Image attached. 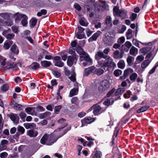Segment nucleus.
<instances>
[{"label": "nucleus", "instance_id": "obj_11", "mask_svg": "<svg viewBox=\"0 0 158 158\" xmlns=\"http://www.w3.org/2000/svg\"><path fill=\"white\" fill-rule=\"evenodd\" d=\"M77 59L75 55H73L72 56H69L67 61L68 65L71 67L73 64V63H76L77 62Z\"/></svg>", "mask_w": 158, "mask_h": 158}, {"label": "nucleus", "instance_id": "obj_14", "mask_svg": "<svg viewBox=\"0 0 158 158\" xmlns=\"http://www.w3.org/2000/svg\"><path fill=\"white\" fill-rule=\"evenodd\" d=\"M100 31H98L95 33L93 35L90 37L88 40L89 42H92L97 40V38L99 37L102 34Z\"/></svg>", "mask_w": 158, "mask_h": 158}, {"label": "nucleus", "instance_id": "obj_42", "mask_svg": "<svg viewBox=\"0 0 158 158\" xmlns=\"http://www.w3.org/2000/svg\"><path fill=\"white\" fill-rule=\"evenodd\" d=\"M137 74L136 73H133L132 74L130 77V79L131 81H135L137 77Z\"/></svg>", "mask_w": 158, "mask_h": 158}, {"label": "nucleus", "instance_id": "obj_59", "mask_svg": "<svg viewBox=\"0 0 158 158\" xmlns=\"http://www.w3.org/2000/svg\"><path fill=\"white\" fill-rule=\"evenodd\" d=\"M52 73L54 76L56 77H59L60 76V73L55 70H53L52 71Z\"/></svg>", "mask_w": 158, "mask_h": 158}, {"label": "nucleus", "instance_id": "obj_21", "mask_svg": "<svg viewBox=\"0 0 158 158\" xmlns=\"http://www.w3.org/2000/svg\"><path fill=\"white\" fill-rule=\"evenodd\" d=\"M38 134L37 131L32 130H28L27 132V135L31 137H36L37 135Z\"/></svg>", "mask_w": 158, "mask_h": 158}, {"label": "nucleus", "instance_id": "obj_34", "mask_svg": "<svg viewBox=\"0 0 158 158\" xmlns=\"http://www.w3.org/2000/svg\"><path fill=\"white\" fill-rule=\"evenodd\" d=\"M133 72V70L132 69L130 68H128L124 71V76L127 77L129 75L132 73Z\"/></svg>", "mask_w": 158, "mask_h": 158}, {"label": "nucleus", "instance_id": "obj_35", "mask_svg": "<svg viewBox=\"0 0 158 158\" xmlns=\"http://www.w3.org/2000/svg\"><path fill=\"white\" fill-rule=\"evenodd\" d=\"M144 59V56L142 55H139L136 58L135 63L137 64L141 62Z\"/></svg>", "mask_w": 158, "mask_h": 158}, {"label": "nucleus", "instance_id": "obj_7", "mask_svg": "<svg viewBox=\"0 0 158 158\" xmlns=\"http://www.w3.org/2000/svg\"><path fill=\"white\" fill-rule=\"evenodd\" d=\"M103 40L106 46L112 45L114 42L113 37L110 36H106L103 38Z\"/></svg>", "mask_w": 158, "mask_h": 158}, {"label": "nucleus", "instance_id": "obj_23", "mask_svg": "<svg viewBox=\"0 0 158 158\" xmlns=\"http://www.w3.org/2000/svg\"><path fill=\"white\" fill-rule=\"evenodd\" d=\"M138 53V49L134 46H132L129 51L130 54L133 56H135Z\"/></svg>", "mask_w": 158, "mask_h": 158}, {"label": "nucleus", "instance_id": "obj_58", "mask_svg": "<svg viewBox=\"0 0 158 158\" xmlns=\"http://www.w3.org/2000/svg\"><path fill=\"white\" fill-rule=\"evenodd\" d=\"M15 35V34L13 33L9 34L6 35V37L8 39L10 40L13 39Z\"/></svg>", "mask_w": 158, "mask_h": 158}, {"label": "nucleus", "instance_id": "obj_28", "mask_svg": "<svg viewBox=\"0 0 158 158\" xmlns=\"http://www.w3.org/2000/svg\"><path fill=\"white\" fill-rule=\"evenodd\" d=\"M125 90V88H119L116 90L115 93V94L116 96H118L122 94L124 92Z\"/></svg>", "mask_w": 158, "mask_h": 158}, {"label": "nucleus", "instance_id": "obj_22", "mask_svg": "<svg viewBox=\"0 0 158 158\" xmlns=\"http://www.w3.org/2000/svg\"><path fill=\"white\" fill-rule=\"evenodd\" d=\"M151 62V60H144L141 64V66L142 69L144 70L149 65Z\"/></svg>", "mask_w": 158, "mask_h": 158}, {"label": "nucleus", "instance_id": "obj_15", "mask_svg": "<svg viewBox=\"0 0 158 158\" xmlns=\"http://www.w3.org/2000/svg\"><path fill=\"white\" fill-rule=\"evenodd\" d=\"M26 18V15L24 14H21L19 13H17L15 14L14 18L15 19V21L17 23L21 19L23 18Z\"/></svg>", "mask_w": 158, "mask_h": 158}, {"label": "nucleus", "instance_id": "obj_29", "mask_svg": "<svg viewBox=\"0 0 158 158\" xmlns=\"http://www.w3.org/2000/svg\"><path fill=\"white\" fill-rule=\"evenodd\" d=\"M41 65L45 67H49L52 64L50 61L44 60L42 61L41 62Z\"/></svg>", "mask_w": 158, "mask_h": 158}, {"label": "nucleus", "instance_id": "obj_25", "mask_svg": "<svg viewBox=\"0 0 158 158\" xmlns=\"http://www.w3.org/2000/svg\"><path fill=\"white\" fill-rule=\"evenodd\" d=\"M51 115V113L49 112H46L44 113L40 114L37 116L40 118L43 119Z\"/></svg>", "mask_w": 158, "mask_h": 158}, {"label": "nucleus", "instance_id": "obj_33", "mask_svg": "<svg viewBox=\"0 0 158 158\" xmlns=\"http://www.w3.org/2000/svg\"><path fill=\"white\" fill-rule=\"evenodd\" d=\"M40 66V64L37 62L33 63L30 66L31 68L33 70H37L39 68Z\"/></svg>", "mask_w": 158, "mask_h": 158}, {"label": "nucleus", "instance_id": "obj_1", "mask_svg": "<svg viewBox=\"0 0 158 158\" xmlns=\"http://www.w3.org/2000/svg\"><path fill=\"white\" fill-rule=\"evenodd\" d=\"M99 66L102 67H114L116 65L113 60L110 56H106V58L102 61L99 62Z\"/></svg>", "mask_w": 158, "mask_h": 158}, {"label": "nucleus", "instance_id": "obj_2", "mask_svg": "<svg viewBox=\"0 0 158 158\" xmlns=\"http://www.w3.org/2000/svg\"><path fill=\"white\" fill-rule=\"evenodd\" d=\"M127 12L125 10L119 9L117 6H115L113 9V15L120 17L121 19H125L127 17Z\"/></svg>", "mask_w": 158, "mask_h": 158}, {"label": "nucleus", "instance_id": "obj_48", "mask_svg": "<svg viewBox=\"0 0 158 158\" xmlns=\"http://www.w3.org/2000/svg\"><path fill=\"white\" fill-rule=\"evenodd\" d=\"M126 27L125 25H123L120 29H118V32L119 33H123L126 29Z\"/></svg>", "mask_w": 158, "mask_h": 158}, {"label": "nucleus", "instance_id": "obj_30", "mask_svg": "<svg viewBox=\"0 0 158 158\" xmlns=\"http://www.w3.org/2000/svg\"><path fill=\"white\" fill-rule=\"evenodd\" d=\"M149 107L148 106H143L137 110V113H140L146 111L148 109Z\"/></svg>", "mask_w": 158, "mask_h": 158}, {"label": "nucleus", "instance_id": "obj_8", "mask_svg": "<svg viewBox=\"0 0 158 158\" xmlns=\"http://www.w3.org/2000/svg\"><path fill=\"white\" fill-rule=\"evenodd\" d=\"M99 6H98L97 4L94 5V6L96 9H97L99 11H101L107 8L108 7V5L105 2H98Z\"/></svg>", "mask_w": 158, "mask_h": 158}, {"label": "nucleus", "instance_id": "obj_19", "mask_svg": "<svg viewBox=\"0 0 158 158\" xmlns=\"http://www.w3.org/2000/svg\"><path fill=\"white\" fill-rule=\"evenodd\" d=\"M95 119L94 118L91 117H86L81 121L82 124H90L93 122Z\"/></svg>", "mask_w": 158, "mask_h": 158}, {"label": "nucleus", "instance_id": "obj_51", "mask_svg": "<svg viewBox=\"0 0 158 158\" xmlns=\"http://www.w3.org/2000/svg\"><path fill=\"white\" fill-rule=\"evenodd\" d=\"M25 130L24 128L22 127L19 126L18 127V131L19 132L21 133V134H23L25 132Z\"/></svg>", "mask_w": 158, "mask_h": 158}, {"label": "nucleus", "instance_id": "obj_10", "mask_svg": "<svg viewBox=\"0 0 158 158\" xmlns=\"http://www.w3.org/2000/svg\"><path fill=\"white\" fill-rule=\"evenodd\" d=\"M54 63L56 66L60 67H63L64 65V63L61 61V58L58 56H55L54 57Z\"/></svg>", "mask_w": 158, "mask_h": 158}, {"label": "nucleus", "instance_id": "obj_44", "mask_svg": "<svg viewBox=\"0 0 158 158\" xmlns=\"http://www.w3.org/2000/svg\"><path fill=\"white\" fill-rule=\"evenodd\" d=\"M122 71L120 69H116L114 72V74L116 77H118L122 73Z\"/></svg>", "mask_w": 158, "mask_h": 158}, {"label": "nucleus", "instance_id": "obj_16", "mask_svg": "<svg viewBox=\"0 0 158 158\" xmlns=\"http://www.w3.org/2000/svg\"><path fill=\"white\" fill-rule=\"evenodd\" d=\"M75 85H76V86L71 89L70 92V94L69 95L70 97H72L73 96L76 95L78 93V86L77 85V83H76L75 84Z\"/></svg>", "mask_w": 158, "mask_h": 158}, {"label": "nucleus", "instance_id": "obj_61", "mask_svg": "<svg viewBox=\"0 0 158 158\" xmlns=\"http://www.w3.org/2000/svg\"><path fill=\"white\" fill-rule=\"evenodd\" d=\"M125 40V38L124 37H120L118 40V42L120 44L123 43Z\"/></svg>", "mask_w": 158, "mask_h": 158}, {"label": "nucleus", "instance_id": "obj_54", "mask_svg": "<svg viewBox=\"0 0 158 158\" xmlns=\"http://www.w3.org/2000/svg\"><path fill=\"white\" fill-rule=\"evenodd\" d=\"M123 45L126 46L127 48H128L129 50L132 45L131 43L128 41H126Z\"/></svg>", "mask_w": 158, "mask_h": 158}, {"label": "nucleus", "instance_id": "obj_24", "mask_svg": "<svg viewBox=\"0 0 158 158\" xmlns=\"http://www.w3.org/2000/svg\"><path fill=\"white\" fill-rule=\"evenodd\" d=\"M102 156V153L101 152L99 151L92 153L91 157L92 158H101Z\"/></svg>", "mask_w": 158, "mask_h": 158}, {"label": "nucleus", "instance_id": "obj_56", "mask_svg": "<svg viewBox=\"0 0 158 158\" xmlns=\"http://www.w3.org/2000/svg\"><path fill=\"white\" fill-rule=\"evenodd\" d=\"M115 89L114 88H113L111 90H110L107 94V97H110L111 95L115 91Z\"/></svg>", "mask_w": 158, "mask_h": 158}, {"label": "nucleus", "instance_id": "obj_6", "mask_svg": "<svg viewBox=\"0 0 158 158\" xmlns=\"http://www.w3.org/2000/svg\"><path fill=\"white\" fill-rule=\"evenodd\" d=\"M106 55H105L101 51H98L96 53L95 55V59L98 61V64L99 65V62L102 61L103 59H106Z\"/></svg>", "mask_w": 158, "mask_h": 158}, {"label": "nucleus", "instance_id": "obj_4", "mask_svg": "<svg viewBox=\"0 0 158 158\" xmlns=\"http://www.w3.org/2000/svg\"><path fill=\"white\" fill-rule=\"evenodd\" d=\"M110 82L107 80H104L102 81L99 85L98 91L100 93H103L110 87Z\"/></svg>", "mask_w": 158, "mask_h": 158}, {"label": "nucleus", "instance_id": "obj_40", "mask_svg": "<svg viewBox=\"0 0 158 158\" xmlns=\"http://www.w3.org/2000/svg\"><path fill=\"white\" fill-rule=\"evenodd\" d=\"M34 108L32 107H27L25 109V111L28 114L32 115L31 112L34 111Z\"/></svg>", "mask_w": 158, "mask_h": 158}, {"label": "nucleus", "instance_id": "obj_46", "mask_svg": "<svg viewBox=\"0 0 158 158\" xmlns=\"http://www.w3.org/2000/svg\"><path fill=\"white\" fill-rule=\"evenodd\" d=\"M28 19L27 17L26 16V18H23L21 21V23L23 26H25L27 24V19Z\"/></svg>", "mask_w": 158, "mask_h": 158}, {"label": "nucleus", "instance_id": "obj_60", "mask_svg": "<svg viewBox=\"0 0 158 158\" xmlns=\"http://www.w3.org/2000/svg\"><path fill=\"white\" fill-rule=\"evenodd\" d=\"M132 31L131 29H129L127 30V32H126L127 38V39H128L130 38L129 36L132 34Z\"/></svg>", "mask_w": 158, "mask_h": 158}, {"label": "nucleus", "instance_id": "obj_38", "mask_svg": "<svg viewBox=\"0 0 158 158\" xmlns=\"http://www.w3.org/2000/svg\"><path fill=\"white\" fill-rule=\"evenodd\" d=\"M134 58L131 56H129L127 58V61L129 65H131L133 61L134 60Z\"/></svg>", "mask_w": 158, "mask_h": 158}, {"label": "nucleus", "instance_id": "obj_3", "mask_svg": "<svg viewBox=\"0 0 158 158\" xmlns=\"http://www.w3.org/2000/svg\"><path fill=\"white\" fill-rule=\"evenodd\" d=\"M53 138L54 136L53 135L45 134L41 139L40 143L43 144L51 145L57 140V139L54 140Z\"/></svg>", "mask_w": 158, "mask_h": 158}, {"label": "nucleus", "instance_id": "obj_55", "mask_svg": "<svg viewBox=\"0 0 158 158\" xmlns=\"http://www.w3.org/2000/svg\"><path fill=\"white\" fill-rule=\"evenodd\" d=\"M11 29L13 32L15 33H17L19 31L18 27L15 26H13L11 27Z\"/></svg>", "mask_w": 158, "mask_h": 158}, {"label": "nucleus", "instance_id": "obj_52", "mask_svg": "<svg viewBox=\"0 0 158 158\" xmlns=\"http://www.w3.org/2000/svg\"><path fill=\"white\" fill-rule=\"evenodd\" d=\"M112 19L110 16H108L106 17V23L107 24L110 23L111 22Z\"/></svg>", "mask_w": 158, "mask_h": 158}, {"label": "nucleus", "instance_id": "obj_31", "mask_svg": "<svg viewBox=\"0 0 158 158\" xmlns=\"http://www.w3.org/2000/svg\"><path fill=\"white\" fill-rule=\"evenodd\" d=\"M113 102L114 101L112 99H107L103 102V104L106 106H109L110 104H112Z\"/></svg>", "mask_w": 158, "mask_h": 158}, {"label": "nucleus", "instance_id": "obj_45", "mask_svg": "<svg viewBox=\"0 0 158 158\" xmlns=\"http://www.w3.org/2000/svg\"><path fill=\"white\" fill-rule=\"evenodd\" d=\"M37 23V20L35 18H32L30 20V23L32 27H34Z\"/></svg>", "mask_w": 158, "mask_h": 158}, {"label": "nucleus", "instance_id": "obj_53", "mask_svg": "<svg viewBox=\"0 0 158 158\" xmlns=\"http://www.w3.org/2000/svg\"><path fill=\"white\" fill-rule=\"evenodd\" d=\"M92 86L94 88L96 87L98 84V81L97 80H92Z\"/></svg>", "mask_w": 158, "mask_h": 158}, {"label": "nucleus", "instance_id": "obj_5", "mask_svg": "<svg viewBox=\"0 0 158 158\" xmlns=\"http://www.w3.org/2000/svg\"><path fill=\"white\" fill-rule=\"evenodd\" d=\"M99 104L100 103H98L94 105L92 107V108L94 110L93 113L95 115L99 114L105 111V109L102 108L99 105Z\"/></svg>", "mask_w": 158, "mask_h": 158}, {"label": "nucleus", "instance_id": "obj_20", "mask_svg": "<svg viewBox=\"0 0 158 158\" xmlns=\"http://www.w3.org/2000/svg\"><path fill=\"white\" fill-rule=\"evenodd\" d=\"M123 55L122 52L120 53L118 51L116 50L113 53V57L115 59H120L123 57Z\"/></svg>", "mask_w": 158, "mask_h": 158}, {"label": "nucleus", "instance_id": "obj_18", "mask_svg": "<svg viewBox=\"0 0 158 158\" xmlns=\"http://www.w3.org/2000/svg\"><path fill=\"white\" fill-rule=\"evenodd\" d=\"M95 69V67L92 66L91 67H89L88 69H85V70L84 73L83 74V76H87L90 74V73L94 72Z\"/></svg>", "mask_w": 158, "mask_h": 158}, {"label": "nucleus", "instance_id": "obj_13", "mask_svg": "<svg viewBox=\"0 0 158 158\" xmlns=\"http://www.w3.org/2000/svg\"><path fill=\"white\" fill-rule=\"evenodd\" d=\"M6 59L3 57H2V59L1 60L0 62L2 65L4 66V68L7 69H10L11 67H12L11 64H10V62H6Z\"/></svg>", "mask_w": 158, "mask_h": 158}, {"label": "nucleus", "instance_id": "obj_49", "mask_svg": "<svg viewBox=\"0 0 158 158\" xmlns=\"http://www.w3.org/2000/svg\"><path fill=\"white\" fill-rule=\"evenodd\" d=\"M0 16L4 19H8L9 18V15L7 13H1Z\"/></svg>", "mask_w": 158, "mask_h": 158}, {"label": "nucleus", "instance_id": "obj_43", "mask_svg": "<svg viewBox=\"0 0 158 158\" xmlns=\"http://www.w3.org/2000/svg\"><path fill=\"white\" fill-rule=\"evenodd\" d=\"M22 106L20 104L15 103L14 104L13 108L16 110H20L21 109Z\"/></svg>", "mask_w": 158, "mask_h": 158}, {"label": "nucleus", "instance_id": "obj_17", "mask_svg": "<svg viewBox=\"0 0 158 158\" xmlns=\"http://www.w3.org/2000/svg\"><path fill=\"white\" fill-rule=\"evenodd\" d=\"M10 117L11 119L15 124L18 123L19 122V117L16 114H10Z\"/></svg>", "mask_w": 158, "mask_h": 158}, {"label": "nucleus", "instance_id": "obj_27", "mask_svg": "<svg viewBox=\"0 0 158 158\" xmlns=\"http://www.w3.org/2000/svg\"><path fill=\"white\" fill-rule=\"evenodd\" d=\"M151 49V48L150 47H146L141 48L140 51L142 53L145 54L148 52H150Z\"/></svg>", "mask_w": 158, "mask_h": 158}, {"label": "nucleus", "instance_id": "obj_26", "mask_svg": "<svg viewBox=\"0 0 158 158\" xmlns=\"http://www.w3.org/2000/svg\"><path fill=\"white\" fill-rule=\"evenodd\" d=\"M10 50L11 52H13L14 54L16 55L18 54L19 52L17 46L15 44H14L11 47Z\"/></svg>", "mask_w": 158, "mask_h": 158}, {"label": "nucleus", "instance_id": "obj_63", "mask_svg": "<svg viewBox=\"0 0 158 158\" xmlns=\"http://www.w3.org/2000/svg\"><path fill=\"white\" fill-rule=\"evenodd\" d=\"M78 99L77 97H74L72 98L71 102L72 103L76 104L78 102Z\"/></svg>", "mask_w": 158, "mask_h": 158}, {"label": "nucleus", "instance_id": "obj_9", "mask_svg": "<svg viewBox=\"0 0 158 158\" xmlns=\"http://www.w3.org/2000/svg\"><path fill=\"white\" fill-rule=\"evenodd\" d=\"M83 60H84V62H83L82 64L84 66H89L92 64V60L89 57V55L84 57L81 60H80V61Z\"/></svg>", "mask_w": 158, "mask_h": 158}, {"label": "nucleus", "instance_id": "obj_47", "mask_svg": "<svg viewBox=\"0 0 158 158\" xmlns=\"http://www.w3.org/2000/svg\"><path fill=\"white\" fill-rule=\"evenodd\" d=\"M81 32H77L76 33V37L79 39H82L84 38L85 36L84 34H82Z\"/></svg>", "mask_w": 158, "mask_h": 158}, {"label": "nucleus", "instance_id": "obj_12", "mask_svg": "<svg viewBox=\"0 0 158 158\" xmlns=\"http://www.w3.org/2000/svg\"><path fill=\"white\" fill-rule=\"evenodd\" d=\"M76 50L77 53L80 55V60H81L84 57L88 55L80 47H77Z\"/></svg>", "mask_w": 158, "mask_h": 158}, {"label": "nucleus", "instance_id": "obj_64", "mask_svg": "<svg viewBox=\"0 0 158 158\" xmlns=\"http://www.w3.org/2000/svg\"><path fill=\"white\" fill-rule=\"evenodd\" d=\"M137 16V15L136 14L134 13H132L130 16V18L131 20L134 21L135 19Z\"/></svg>", "mask_w": 158, "mask_h": 158}, {"label": "nucleus", "instance_id": "obj_41", "mask_svg": "<svg viewBox=\"0 0 158 158\" xmlns=\"http://www.w3.org/2000/svg\"><path fill=\"white\" fill-rule=\"evenodd\" d=\"M94 71L95 72V73L98 75L99 76L102 74L104 73V70L100 68L96 69H95Z\"/></svg>", "mask_w": 158, "mask_h": 158}, {"label": "nucleus", "instance_id": "obj_39", "mask_svg": "<svg viewBox=\"0 0 158 158\" xmlns=\"http://www.w3.org/2000/svg\"><path fill=\"white\" fill-rule=\"evenodd\" d=\"M10 84L9 83L5 84L3 85L1 87V90L2 91H6L8 89Z\"/></svg>", "mask_w": 158, "mask_h": 158}, {"label": "nucleus", "instance_id": "obj_50", "mask_svg": "<svg viewBox=\"0 0 158 158\" xmlns=\"http://www.w3.org/2000/svg\"><path fill=\"white\" fill-rule=\"evenodd\" d=\"M62 106L61 105H59L55 106L54 109L55 113L56 114H58Z\"/></svg>", "mask_w": 158, "mask_h": 158}, {"label": "nucleus", "instance_id": "obj_62", "mask_svg": "<svg viewBox=\"0 0 158 158\" xmlns=\"http://www.w3.org/2000/svg\"><path fill=\"white\" fill-rule=\"evenodd\" d=\"M131 92L130 90H128L127 92L126 93H125L124 94V97L125 98H129L130 95L131 94Z\"/></svg>", "mask_w": 158, "mask_h": 158}, {"label": "nucleus", "instance_id": "obj_57", "mask_svg": "<svg viewBox=\"0 0 158 158\" xmlns=\"http://www.w3.org/2000/svg\"><path fill=\"white\" fill-rule=\"evenodd\" d=\"M10 64H11L12 65V67H11L10 69L12 68L13 69V70H17L18 69V66L17 65V64H15L14 65L13 64V63L11 62H10Z\"/></svg>", "mask_w": 158, "mask_h": 158}, {"label": "nucleus", "instance_id": "obj_32", "mask_svg": "<svg viewBox=\"0 0 158 158\" xmlns=\"http://www.w3.org/2000/svg\"><path fill=\"white\" fill-rule=\"evenodd\" d=\"M117 65L119 68L121 69H123L125 66L124 61L122 60H120L117 64Z\"/></svg>", "mask_w": 158, "mask_h": 158}, {"label": "nucleus", "instance_id": "obj_36", "mask_svg": "<svg viewBox=\"0 0 158 158\" xmlns=\"http://www.w3.org/2000/svg\"><path fill=\"white\" fill-rule=\"evenodd\" d=\"M152 52H150L149 53H148L146 55L145 57V60H151V62L154 57V56H152Z\"/></svg>", "mask_w": 158, "mask_h": 158}, {"label": "nucleus", "instance_id": "obj_37", "mask_svg": "<svg viewBox=\"0 0 158 158\" xmlns=\"http://www.w3.org/2000/svg\"><path fill=\"white\" fill-rule=\"evenodd\" d=\"M79 23L81 25L83 26H87L88 23L86 21L85 19L82 18L79 21Z\"/></svg>", "mask_w": 158, "mask_h": 158}]
</instances>
